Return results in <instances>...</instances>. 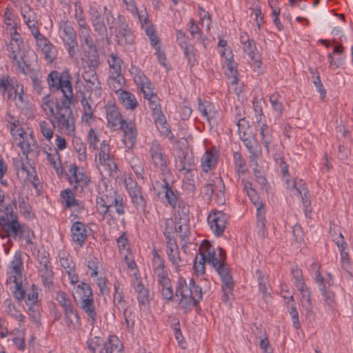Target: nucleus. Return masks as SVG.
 <instances>
[{
  "label": "nucleus",
  "instance_id": "nucleus-1",
  "mask_svg": "<svg viewBox=\"0 0 353 353\" xmlns=\"http://www.w3.org/2000/svg\"><path fill=\"white\" fill-rule=\"evenodd\" d=\"M73 99H59L50 94L42 97L41 107L52 126L74 137L75 121L70 109Z\"/></svg>",
  "mask_w": 353,
  "mask_h": 353
},
{
  "label": "nucleus",
  "instance_id": "nucleus-2",
  "mask_svg": "<svg viewBox=\"0 0 353 353\" xmlns=\"http://www.w3.org/2000/svg\"><path fill=\"white\" fill-rule=\"evenodd\" d=\"M200 248L201 252H203L207 259V263L215 269L221 277L223 283V301H230L232 296L234 283L225 263L226 256L223 250L219 246L214 247L208 241H203Z\"/></svg>",
  "mask_w": 353,
  "mask_h": 353
},
{
  "label": "nucleus",
  "instance_id": "nucleus-3",
  "mask_svg": "<svg viewBox=\"0 0 353 353\" xmlns=\"http://www.w3.org/2000/svg\"><path fill=\"white\" fill-rule=\"evenodd\" d=\"M114 206L118 214L125 213L123 198L117 194V192L111 184L103 179L98 184V195L97 197V209L99 214L105 215L110 208Z\"/></svg>",
  "mask_w": 353,
  "mask_h": 353
},
{
  "label": "nucleus",
  "instance_id": "nucleus-4",
  "mask_svg": "<svg viewBox=\"0 0 353 353\" xmlns=\"http://www.w3.org/2000/svg\"><path fill=\"white\" fill-rule=\"evenodd\" d=\"M175 294L179 299V305L186 312L196 306L202 299V290L196 284L194 279L188 283L182 276H179L175 285Z\"/></svg>",
  "mask_w": 353,
  "mask_h": 353
},
{
  "label": "nucleus",
  "instance_id": "nucleus-5",
  "mask_svg": "<svg viewBox=\"0 0 353 353\" xmlns=\"http://www.w3.org/2000/svg\"><path fill=\"white\" fill-rule=\"evenodd\" d=\"M152 272L154 281H157L159 290L163 299L172 300L174 293L169 271L165 265V260L158 254L156 250H152Z\"/></svg>",
  "mask_w": 353,
  "mask_h": 353
},
{
  "label": "nucleus",
  "instance_id": "nucleus-6",
  "mask_svg": "<svg viewBox=\"0 0 353 353\" xmlns=\"http://www.w3.org/2000/svg\"><path fill=\"white\" fill-rule=\"evenodd\" d=\"M148 152L149 163L154 170L163 174L168 173L170 158L160 142L155 139L150 142L148 144Z\"/></svg>",
  "mask_w": 353,
  "mask_h": 353
},
{
  "label": "nucleus",
  "instance_id": "nucleus-7",
  "mask_svg": "<svg viewBox=\"0 0 353 353\" xmlns=\"http://www.w3.org/2000/svg\"><path fill=\"white\" fill-rule=\"evenodd\" d=\"M110 148L106 141H103L99 151L95 154L97 167L101 174L108 176H115L118 167L114 161V157L110 155Z\"/></svg>",
  "mask_w": 353,
  "mask_h": 353
},
{
  "label": "nucleus",
  "instance_id": "nucleus-8",
  "mask_svg": "<svg viewBox=\"0 0 353 353\" xmlns=\"http://www.w3.org/2000/svg\"><path fill=\"white\" fill-rule=\"evenodd\" d=\"M10 34V41L7 44L8 57L20 72L26 74L28 66L24 60V52L22 50L23 43L21 37L18 32Z\"/></svg>",
  "mask_w": 353,
  "mask_h": 353
},
{
  "label": "nucleus",
  "instance_id": "nucleus-9",
  "mask_svg": "<svg viewBox=\"0 0 353 353\" xmlns=\"http://www.w3.org/2000/svg\"><path fill=\"white\" fill-rule=\"evenodd\" d=\"M109 29L111 33L114 34L117 44L126 46L133 43L134 35L124 16L119 14L114 19L113 21L109 24Z\"/></svg>",
  "mask_w": 353,
  "mask_h": 353
},
{
  "label": "nucleus",
  "instance_id": "nucleus-10",
  "mask_svg": "<svg viewBox=\"0 0 353 353\" xmlns=\"http://www.w3.org/2000/svg\"><path fill=\"white\" fill-rule=\"evenodd\" d=\"M48 83L53 91L61 90L63 99H73V92L69 76L54 70L48 77Z\"/></svg>",
  "mask_w": 353,
  "mask_h": 353
},
{
  "label": "nucleus",
  "instance_id": "nucleus-11",
  "mask_svg": "<svg viewBox=\"0 0 353 353\" xmlns=\"http://www.w3.org/2000/svg\"><path fill=\"white\" fill-rule=\"evenodd\" d=\"M59 34L68 50L69 56L74 57L76 55L78 43L77 34L72 23L68 20H61L59 23Z\"/></svg>",
  "mask_w": 353,
  "mask_h": 353
},
{
  "label": "nucleus",
  "instance_id": "nucleus-12",
  "mask_svg": "<svg viewBox=\"0 0 353 353\" xmlns=\"http://www.w3.org/2000/svg\"><path fill=\"white\" fill-rule=\"evenodd\" d=\"M292 275L294 283L301 294V305L307 313H311L313 305L309 288L305 283L302 270L298 268L292 269Z\"/></svg>",
  "mask_w": 353,
  "mask_h": 353
},
{
  "label": "nucleus",
  "instance_id": "nucleus-13",
  "mask_svg": "<svg viewBox=\"0 0 353 353\" xmlns=\"http://www.w3.org/2000/svg\"><path fill=\"white\" fill-rule=\"evenodd\" d=\"M67 176L68 183L77 192H82L90 182V179L84 172L83 168L78 167L75 164L70 165Z\"/></svg>",
  "mask_w": 353,
  "mask_h": 353
},
{
  "label": "nucleus",
  "instance_id": "nucleus-14",
  "mask_svg": "<svg viewBox=\"0 0 353 353\" xmlns=\"http://www.w3.org/2000/svg\"><path fill=\"white\" fill-rule=\"evenodd\" d=\"M12 136L26 159L28 154L37 148V141L32 133H28L23 129L12 130Z\"/></svg>",
  "mask_w": 353,
  "mask_h": 353
},
{
  "label": "nucleus",
  "instance_id": "nucleus-15",
  "mask_svg": "<svg viewBox=\"0 0 353 353\" xmlns=\"http://www.w3.org/2000/svg\"><path fill=\"white\" fill-rule=\"evenodd\" d=\"M125 188L131 199V203L137 211L144 212L147 199L142 192L141 188L131 178L125 179Z\"/></svg>",
  "mask_w": 353,
  "mask_h": 353
},
{
  "label": "nucleus",
  "instance_id": "nucleus-16",
  "mask_svg": "<svg viewBox=\"0 0 353 353\" xmlns=\"http://www.w3.org/2000/svg\"><path fill=\"white\" fill-rule=\"evenodd\" d=\"M208 223L216 236L223 234L228 223V217L222 211L212 210L208 214Z\"/></svg>",
  "mask_w": 353,
  "mask_h": 353
},
{
  "label": "nucleus",
  "instance_id": "nucleus-17",
  "mask_svg": "<svg viewBox=\"0 0 353 353\" xmlns=\"http://www.w3.org/2000/svg\"><path fill=\"white\" fill-rule=\"evenodd\" d=\"M205 191L207 195H214L215 201L218 205L225 204V185L221 177L215 176L210 179L206 185Z\"/></svg>",
  "mask_w": 353,
  "mask_h": 353
},
{
  "label": "nucleus",
  "instance_id": "nucleus-18",
  "mask_svg": "<svg viewBox=\"0 0 353 353\" xmlns=\"http://www.w3.org/2000/svg\"><path fill=\"white\" fill-rule=\"evenodd\" d=\"M165 252L173 269L176 272H179L185 265V262L180 256L179 248L174 239L165 241Z\"/></svg>",
  "mask_w": 353,
  "mask_h": 353
},
{
  "label": "nucleus",
  "instance_id": "nucleus-19",
  "mask_svg": "<svg viewBox=\"0 0 353 353\" xmlns=\"http://www.w3.org/2000/svg\"><path fill=\"white\" fill-rule=\"evenodd\" d=\"M120 129L123 132L122 142L128 149H132L137 142V130L135 123L132 121H123L120 125Z\"/></svg>",
  "mask_w": 353,
  "mask_h": 353
},
{
  "label": "nucleus",
  "instance_id": "nucleus-20",
  "mask_svg": "<svg viewBox=\"0 0 353 353\" xmlns=\"http://www.w3.org/2000/svg\"><path fill=\"white\" fill-rule=\"evenodd\" d=\"M19 11L24 23L31 33L37 32V30H39L37 17L30 6L28 3L23 2L19 6Z\"/></svg>",
  "mask_w": 353,
  "mask_h": 353
},
{
  "label": "nucleus",
  "instance_id": "nucleus-21",
  "mask_svg": "<svg viewBox=\"0 0 353 353\" xmlns=\"http://www.w3.org/2000/svg\"><path fill=\"white\" fill-rule=\"evenodd\" d=\"M175 166L180 173L185 175L190 174L194 170V160L192 155L179 149L176 151Z\"/></svg>",
  "mask_w": 353,
  "mask_h": 353
},
{
  "label": "nucleus",
  "instance_id": "nucleus-22",
  "mask_svg": "<svg viewBox=\"0 0 353 353\" xmlns=\"http://www.w3.org/2000/svg\"><path fill=\"white\" fill-rule=\"evenodd\" d=\"M23 271H7L6 283L13 284L14 296L18 299L25 298V290L23 288Z\"/></svg>",
  "mask_w": 353,
  "mask_h": 353
},
{
  "label": "nucleus",
  "instance_id": "nucleus-23",
  "mask_svg": "<svg viewBox=\"0 0 353 353\" xmlns=\"http://www.w3.org/2000/svg\"><path fill=\"white\" fill-rule=\"evenodd\" d=\"M198 110L209 124L212 125L217 122L219 112L214 105L211 102L208 101H202L201 99H199Z\"/></svg>",
  "mask_w": 353,
  "mask_h": 353
},
{
  "label": "nucleus",
  "instance_id": "nucleus-24",
  "mask_svg": "<svg viewBox=\"0 0 353 353\" xmlns=\"http://www.w3.org/2000/svg\"><path fill=\"white\" fill-rule=\"evenodd\" d=\"M240 41L244 52L248 57L254 61L255 66L260 67L261 62L258 60L256 48L253 39H250L245 32H241Z\"/></svg>",
  "mask_w": 353,
  "mask_h": 353
},
{
  "label": "nucleus",
  "instance_id": "nucleus-25",
  "mask_svg": "<svg viewBox=\"0 0 353 353\" xmlns=\"http://www.w3.org/2000/svg\"><path fill=\"white\" fill-rule=\"evenodd\" d=\"M129 72L141 92H144L146 89H150L154 87L149 79L138 67L131 65Z\"/></svg>",
  "mask_w": 353,
  "mask_h": 353
},
{
  "label": "nucleus",
  "instance_id": "nucleus-26",
  "mask_svg": "<svg viewBox=\"0 0 353 353\" xmlns=\"http://www.w3.org/2000/svg\"><path fill=\"white\" fill-rule=\"evenodd\" d=\"M219 158L218 150L215 148L207 149L201 159V167L204 172L214 169Z\"/></svg>",
  "mask_w": 353,
  "mask_h": 353
},
{
  "label": "nucleus",
  "instance_id": "nucleus-27",
  "mask_svg": "<svg viewBox=\"0 0 353 353\" xmlns=\"http://www.w3.org/2000/svg\"><path fill=\"white\" fill-rule=\"evenodd\" d=\"M70 232L72 242L79 247H82L88 236L85 224L81 221L74 222L71 226Z\"/></svg>",
  "mask_w": 353,
  "mask_h": 353
},
{
  "label": "nucleus",
  "instance_id": "nucleus-28",
  "mask_svg": "<svg viewBox=\"0 0 353 353\" xmlns=\"http://www.w3.org/2000/svg\"><path fill=\"white\" fill-rule=\"evenodd\" d=\"M105 109L108 125L110 128L121 125L123 121H126L122 118L121 114L115 104L109 103L105 105Z\"/></svg>",
  "mask_w": 353,
  "mask_h": 353
},
{
  "label": "nucleus",
  "instance_id": "nucleus-29",
  "mask_svg": "<svg viewBox=\"0 0 353 353\" xmlns=\"http://www.w3.org/2000/svg\"><path fill=\"white\" fill-rule=\"evenodd\" d=\"M83 78L87 83V86L90 88L91 93L97 97H101V83L99 81L96 72L92 70L85 71L83 74Z\"/></svg>",
  "mask_w": 353,
  "mask_h": 353
},
{
  "label": "nucleus",
  "instance_id": "nucleus-30",
  "mask_svg": "<svg viewBox=\"0 0 353 353\" xmlns=\"http://www.w3.org/2000/svg\"><path fill=\"white\" fill-rule=\"evenodd\" d=\"M119 102L126 109L134 110L139 105L137 99L134 94L128 91L119 89L116 91Z\"/></svg>",
  "mask_w": 353,
  "mask_h": 353
},
{
  "label": "nucleus",
  "instance_id": "nucleus-31",
  "mask_svg": "<svg viewBox=\"0 0 353 353\" xmlns=\"http://www.w3.org/2000/svg\"><path fill=\"white\" fill-rule=\"evenodd\" d=\"M8 99L13 101L19 108L24 109L27 108L28 97L24 94L23 86L21 84H15V89L12 91V96L8 95Z\"/></svg>",
  "mask_w": 353,
  "mask_h": 353
},
{
  "label": "nucleus",
  "instance_id": "nucleus-32",
  "mask_svg": "<svg viewBox=\"0 0 353 353\" xmlns=\"http://www.w3.org/2000/svg\"><path fill=\"white\" fill-rule=\"evenodd\" d=\"M155 125L162 136L168 137L170 140H172L174 139V136L171 132L169 125L167 123L165 115L162 112H159V114H155L152 115Z\"/></svg>",
  "mask_w": 353,
  "mask_h": 353
},
{
  "label": "nucleus",
  "instance_id": "nucleus-33",
  "mask_svg": "<svg viewBox=\"0 0 353 353\" xmlns=\"http://www.w3.org/2000/svg\"><path fill=\"white\" fill-rule=\"evenodd\" d=\"M43 153L46 154L47 160L50 164L56 170L57 174L63 173V167L59 153L57 148H50L48 150H43Z\"/></svg>",
  "mask_w": 353,
  "mask_h": 353
},
{
  "label": "nucleus",
  "instance_id": "nucleus-34",
  "mask_svg": "<svg viewBox=\"0 0 353 353\" xmlns=\"http://www.w3.org/2000/svg\"><path fill=\"white\" fill-rule=\"evenodd\" d=\"M145 99L148 101V105L150 110L152 111V115L155 114H159L161 111L160 105V99L154 92V88L150 89H146L142 92Z\"/></svg>",
  "mask_w": 353,
  "mask_h": 353
},
{
  "label": "nucleus",
  "instance_id": "nucleus-35",
  "mask_svg": "<svg viewBox=\"0 0 353 353\" xmlns=\"http://www.w3.org/2000/svg\"><path fill=\"white\" fill-rule=\"evenodd\" d=\"M82 310L87 314L88 321L94 324L97 321V311L94 301V296L80 301Z\"/></svg>",
  "mask_w": 353,
  "mask_h": 353
},
{
  "label": "nucleus",
  "instance_id": "nucleus-36",
  "mask_svg": "<svg viewBox=\"0 0 353 353\" xmlns=\"http://www.w3.org/2000/svg\"><path fill=\"white\" fill-rule=\"evenodd\" d=\"M100 353H124L123 345L116 336L111 335L104 343Z\"/></svg>",
  "mask_w": 353,
  "mask_h": 353
},
{
  "label": "nucleus",
  "instance_id": "nucleus-37",
  "mask_svg": "<svg viewBox=\"0 0 353 353\" xmlns=\"http://www.w3.org/2000/svg\"><path fill=\"white\" fill-rule=\"evenodd\" d=\"M134 289L137 293L139 305H146L150 302V293L140 279L136 278L134 281Z\"/></svg>",
  "mask_w": 353,
  "mask_h": 353
},
{
  "label": "nucleus",
  "instance_id": "nucleus-38",
  "mask_svg": "<svg viewBox=\"0 0 353 353\" xmlns=\"http://www.w3.org/2000/svg\"><path fill=\"white\" fill-rule=\"evenodd\" d=\"M81 104L82 106L81 121L85 125H90L95 120L90 99L83 97Z\"/></svg>",
  "mask_w": 353,
  "mask_h": 353
},
{
  "label": "nucleus",
  "instance_id": "nucleus-39",
  "mask_svg": "<svg viewBox=\"0 0 353 353\" xmlns=\"http://www.w3.org/2000/svg\"><path fill=\"white\" fill-rule=\"evenodd\" d=\"M17 16L14 11L10 8H6L3 14V21L10 34L17 32Z\"/></svg>",
  "mask_w": 353,
  "mask_h": 353
},
{
  "label": "nucleus",
  "instance_id": "nucleus-40",
  "mask_svg": "<svg viewBox=\"0 0 353 353\" xmlns=\"http://www.w3.org/2000/svg\"><path fill=\"white\" fill-rule=\"evenodd\" d=\"M7 234L5 236H11L14 239H19L23 225H21L17 219L1 223Z\"/></svg>",
  "mask_w": 353,
  "mask_h": 353
},
{
  "label": "nucleus",
  "instance_id": "nucleus-41",
  "mask_svg": "<svg viewBox=\"0 0 353 353\" xmlns=\"http://www.w3.org/2000/svg\"><path fill=\"white\" fill-rule=\"evenodd\" d=\"M182 216H180V224L179 225H175L174 231L180 233V236L183 240L187 237L188 232V221L189 216L188 214V209L185 207L181 209Z\"/></svg>",
  "mask_w": 353,
  "mask_h": 353
},
{
  "label": "nucleus",
  "instance_id": "nucleus-42",
  "mask_svg": "<svg viewBox=\"0 0 353 353\" xmlns=\"http://www.w3.org/2000/svg\"><path fill=\"white\" fill-rule=\"evenodd\" d=\"M110 68V75L113 79L118 78L121 74L122 59L117 54H112L108 60Z\"/></svg>",
  "mask_w": 353,
  "mask_h": 353
},
{
  "label": "nucleus",
  "instance_id": "nucleus-43",
  "mask_svg": "<svg viewBox=\"0 0 353 353\" xmlns=\"http://www.w3.org/2000/svg\"><path fill=\"white\" fill-rule=\"evenodd\" d=\"M79 40L81 47L84 50H88L89 52H95L96 47L90 37V29H85L79 32Z\"/></svg>",
  "mask_w": 353,
  "mask_h": 353
},
{
  "label": "nucleus",
  "instance_id": "nucleus-44",
  "mask_svg": "<svg viewBox=\"0 0 353 353\" xmlns=\"http://www.w3.org/2000/svg\"><path fill=\"white\" fill-rule=\"evenodd\" d=\"M189 31L190 34L196 39V41L205 48L206 38L203 35L201 27L197 24L193 19H190L189 21Z\"/></svg>",
  "mask_w": 353,
  "mask_h": 353
},
{
  "label": "nucleus",
  "instance_id": "nucleus-45",
  "mask_svg": "<svg viewBox=\"0 0 353 353\" xmlns=\"http://www.w3.org/2000/svg\"><path fill=\"white\" fill-rule=\"evenodd\" d=\"M258 125L259 126V132L262 143L265 147L267 152H269L270 145L272 140L270 130L265 121L260 122V125Z\"/></svg>",
  "mask_w": 353,
  "mask_h": 353
},
{
  "label": "nucleus",
  "instance_id": "nucleus-46",
  "mask_svg": "<svg viewBox=\"0 0 353 353\" xmlns=\"http://www.w3.org/2000/svg\"><path fill=\"white\" fill-rule=\"evenodd\" d=\"M225 74L230 79V83L232 84L237 83V70L236 63L234 62L233 58H227V61H225Z\"/></svg>",
  "mask_w": 353,
  "mask_h": 353
},
{
  "label": "nucleus",
  "instance_id": "nucleus-47",
  "mask_svg": "<svg viewBox=\"0 0 353 353\" xmlns=\"http://www.w3.org/2000/svg\"><path fill=\"white\" fill-rule=\"evenodd\" d=\"M65 324L68 328H75L79 323V317L77 311L74 307L63 311Z\"/></svg>",
  "mask_w": 353,
  "mask_h": 353
},
{
  "label": "nucleus",
  "instance_id": "nucleus-48",
  "mask_svg": "<svg viewBox=\"0 0 353 353\" xmlns=\"http://www.w3.org/2000/svg\"><path fill=\"white\" fill-rule=\"evenodd\" d=\"M74 290V293L79 296L80 301L93 296L92 290L90 285L87 283L81 282L77 285Z\"/></svg>",
  "mask_w": 353,
  "mask_h": 353
},
{
  "label": "nucleus",
  "instance_id": "nucleus-49",
  "mask_svg": "<svg viewBox=\"0 0 353 353\" xmlns=\"http://www.w3.org/2000/svg\"><path fill=\"white\" fill-rule=\"evenodd\" d=\"M61 203L65 208H71L73 206L79 205V201L75 199L74 193L70 189H65L61 192Z\"/></svg>",
  "mask_w": 353,
  "mask_h": 353
},
{
  "label": "nucleus",
  "instance_id": "nucleus-50",
  "mask_svg": "<svg viewBox=\"0 0 353 353\" xmlns=\"http://www.w3.org/2000/svg\"><path fill=\"white\" fill-rule=\"evenodd\" d=\"M287 187L290 189L294 195H302L304 194V196H306V193L307 192L305 183H303L301 180L299 181V187H297V183L290 180L288 177L283 178Z\"/></svg>",
  "mask_w": 353,
  "mask_h": 353
},
{
  "label": "nucleus",
  "instance_id": "nucleus-51",
  "mask_svg": "<svg viewBox=\"0 0 353 353\" xmlns=\"http://www.w3.org/2000/svg\"><path fill=\"white\" fill-rule=\"evenodd\" d=\"M58 259L61 267H62L65 271L75 268L74 263L72 260V257L67 250L64 249L59 250Z\"/></svg>",
  "mask_w": 353,
  "mask_h": 353
},
{
  "label": "nucleus",
  "instance_id": "nucleus-52",
  "mask_svg": "<svg viewBox=\"0 0 353 353\" xmlns=\"http://www.w3.org/2000/svg\"><path fill=\"white\" fill-rule=\"evenodd\" d=\"M255 275L256 276L258 279L259 291L261 293H262L263 296L265 298L270 294L268 279L260 270H256Z\"/></svg>",
  "mask_w": 353,
  "mask_h": 353
},
{
  "label": "nucleus",
  "instance_id": "nucleus-53",
  "mask_svg": "<svg viewBox=\"0 0 353 353\" xmlns=\"http://www.w3.org/2000/svg\"><path fill=\"white\" fill-rule=\"evenodd\" d=\"M264 103L262 98H255L253 100V109L258 125H260V122L265 121V117L263 112V104Z\"/></svg>",
  "mask_w": 353,
  "mask_h": 353
},
{
  "label": "nucleus",
  "instance_id": "nucleus-54",
  "mask_svg": "<svg viewBox=\"0 0 353 353\" xmlns=\"http://www.w3.org/2000/svg\"><path fill=\"white\" fill-rule=\"evenodd\" d=\"M288 312L291 316L293 326L295 329H299L301 327V324L299 319V313L294 303V298L291 296L288 301Z\"/></svg>",
  "mask_w": 353,
  "mask_h": 353
},
{
  "label": "nucleus",
  "instance_id": "nucleus-55",
  "mask_svg": "<svg viewBox=\"0 0 353 353\" xmlns=\"http://www.w3.org/2000/svg\"><path fill=\"white\" fill-rule=\"evenodd\" d=\"M7 271H23V261L21 252H16L7 268Z\"/></svg>",
  "mask_w": 353,
  "mask_h": 353
},
{
  "label": "nucleus",
  "instance_id": "nucleus-56",
  "mask_svg": "<svg viewBox=\"0 0 353 353\" xmlns=\"http://www.w3.org/2000/svg\"><path fill=\"white\" fill-rule=\"evenodd\" d=\"M165 199L167 203L172 208H175L178 203V193L174 192L166 183L164 186Z\"/></svg>",
  "mask_w": 353,
  "mask_h": 353
},
{
  "label": "nucleus",
  "instance_id": "nucleus-57",
  "mask_svg": "<svg viewBox=\"0 0 353 353\" xmlns=\"http://www.w3.org/2000/svg\"><path fill=\"white\" fill-rule=\"evenodd\" d=\"M56 300L59 305L63 308V311L74 307L69 296L63 291L57 292Z\"/></svg>",
  "mask_w": 353,
  "mask_h": 353
},
{
  "label": "nucleus",
  "instance_id": "nucleus-58",
  "mask_svg": "<svg viewBox=\"0 0 353 353\" xmlns=\"http://www.w3.org/2000/svg\"><path fill=\"white\" fill-rule=\"evenodd\" d=\"M39 275L46 288L49 290L52 288L54 283V272L52 269L39 272Z\"/></svg>",
  "mask_w": 353,
  "mask_h": 353
},
{
  "label": "nucleus",
  "instance_id": "nucleus-59",
  "mask_svg": "<svg viewBox=\"0 0 353 353\" xmlns=\"http://www.w3.org/2000/svg\"><path fill=\"white\" fill-rule=\"evenodd\" d=\"M207 262V259L203 254V252H201L199 249V256H196L194 260V268L198 275H203L205 273V263Z\"/></svg>",
  "mask_w": 353,
  "mask_h": 353
},
{
  "label": "nucleus",
  "instance_id": "nucleus-60",
  "mask_svg": "<svg viewBox=\"0 0 353 353\" xmlns=\"http://www.w3.org/2000/svg\"><path fill=\"white\" fill-rule=\"evenodd\" d=\"M15 89V85L13 83H11L9 77H2L0 79V90L3 92V94L12 96V91Z\"/></svg>",
  "mask_w": 353,
  "mask_h": 353
},
{
  "label": "nucleus",
  "instance_id": "nucleus-61",
  "mask_svg": "<svg viewBox=\"0 0 353 353\" xmlns=\"http://www.w3.org/2000/svg\"><path fill=\"white\" fill-rule=\"evenodd\" d=\"M323 301L325 305L330 307H334L335 303V294L329 290L326 287H322V290H320Z\"/></svg>",
  "mask_w": 353,
  "mask_h": 353
},
{
  "label": "nucleus",
  "instance_id": "nucleus-62",
  "mask_svg": "<svg viewBox=\"0 0 353 353\" xmlns=\"http://www.w3.org/2000/svg\"><path fill=\"white\" fill-rule=\"evenodd\" d=\"M121 311L123 312L128 331L131 333L133 332L135 323L134 314L130 310H129V307L122 310Z\"/></svg>",
  "mask_w": 353,
  "mask_h": 353
},
{
  "label": "nucleus",
  "instance_id": "nucleus-63",
  "mask_svg": "<svg viewBox=\"0 0 353 353\" xmlns=\"http://www.w3.org/2000/svg\"><path fill=\"white\" fill-rule=\"evenodd\" d=\"M234 161L236 172L239 176H240L241 174H245L247 172L245 162L239 153L235 152L234 154Z\"/></svg>",
  "mask_w": 353,
  "mask_h": 353
},
{
  "label": "nucleus",
  "instance_id": "nucleus-64",
  "mask_svg": "<svg viewBox=\"0 0 353 353\" xmlns=\"http://www.w3.org/2000/svg\"><path fill=\"white\" fill-rule=\"evenodd\" d=\"M279 98V95L276 93L273 94L270 97L271 106L278 117L281 115L283 110V105L282 102L280 101Z\"/></svg>",
  "mask_w": 353,
  "mask_h": 353
}]
</instances>
